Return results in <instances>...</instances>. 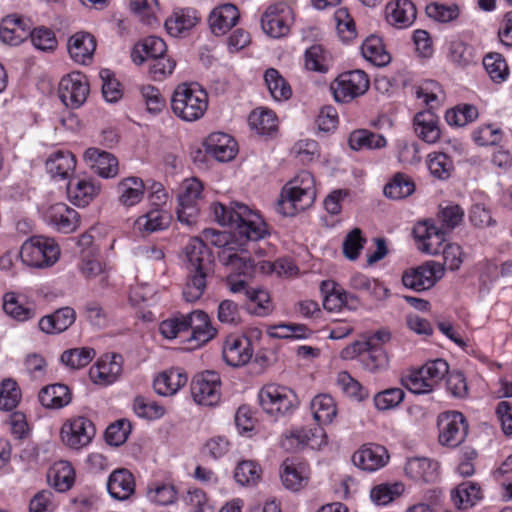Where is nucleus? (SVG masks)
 <instances>
[{"label":"nucleus","mask_w":512,"mask_h":512,"mask_svg":"<svg viewBox=\"0 0 512 512\" xmlns=\"http://www.w3.org/2000/svg\"><path fill=\"white\" fill-rule=\"evenodd\" d=\"M171 108L174 114L182 120L196 121L204 115L208 108L207 93L197 84H180L172 95Z\"/></svg>","instance_id":"7ed1b4c3"},{"label":"nucleus","mask_w":512,"mask_h":512,"mask_svg":"<svg viewBox=\"0 0 512 512\" xmlns=\"http://www.w3.org/2000/svg\"><path fill=\"white\" fill-rule=\"evenodd\" d=\"M187 329L191 330L188 341L194 342L193 348L207 343L216 334V329L211 326L208 315L201 310L188 313Z\"/></svg>","instance_id":"5701e85b"},{"label":"nucleus","mask_w":512,"mask_h":512,"mask_svg":"<svg viewBox=\"0 0 512 512\" xmlns=\"http://www.w3.org/2000/svg\"><path fill=\"white\" fill-rule=\"evenodd\" d=\"M187 380V375L180 369H170L155 378L153 387L157 394L171 396L183 387L187 383Z\"/></svg>","instance_id":"e433bc0d"},{"label":"nucleus","mask_w":512,"mask_h":512,"mask_svg":"<svg viewBox=\"0 0 512 512\" xmlns=\"http://www.w3.org/2000/svg\"><path fill=\"white\" fill-rule=\"evenodd\" d=\"M210 273L189 272L187 282L183 288V298L186 302H196L199 300L206 289V278Z\"/></svg>","instance_id":"6e6d98bb"},{"label":"nucleus","mask_w":512,"mask_h":512,"mask_svg":"<svg viewBox=\"0 0 512 512\" xmlns=\"http://www.w3.org/2000/svg\"><path fill=\"white\" fill-rule=\"evenodd\" d=\"M60 249L53 239L34 236L26 240L20 251L22 261L35 268H44L56 263Z\"/></svg>","instance_id":"39448f33"},{"label":"nucleus","mask_w":512,"mask_h":512,"mask_svg":"<svg viewBox=\"0 0 512 512\" xmlns=\"http://www.w3.org/2000/svg\"><path fill=\"white\" fill-rule=\"evenodd\" d=\"M202 191L203 185L197 178H188L181 183L176 211L181 223L192 226L197 222Z\"/></svg>","instance_id":"0eeeda50"},{"label":"nucleus","mask_w":512,"mask_h":512,"mask_svg":"<svg viewBox=\"0 0 512 512\" xmlns=\"http://www.w3.org/2000/svg\"><path fill=\"white\" fill-rule=\"evenodd\" d=\"M370 80L363 70L341 73L330 85L333 97L338 103H349L364 95L369 89Z\"/></svg>","instance_id":"423d86ee"},{"label":"nucleus","mask_w":512,"mask_h":512,"mask_svg":"<svg viewBox=\"0 0 512 512\" xmlns=\"http://www.w3.org/2000/svg\"><path fill=\"white\" fill-rule=\"evenodd\" d=\"M31 25L17 14L7 15L0 26V39L2 42L16 46L29 37Z\"/></svg>","instance_id":"412c9836"},{"label":"nucleus","mask_w":512,"mask_h":512,"mask_svg":"<svg viewBox=\"0 0 512 512\" xmlns=\"http://www.w3.org/2000/svg\"><path fill=\"white\" fill-rule=\"evenodd\" d=\"M321 290L326 293L323 299V307L326 310L337 311L344 306L349 307V309H353L355 307L353 303L357 302L356 297L344 290L336 289L334 282L323 281L321 284Z\"/></svg>","instance_id":"58836bf2"},{"label":"nucleus","mask_w":512,"mask_h":512,"mask_svg":"<svg viewBox=\"0 0 512 512\" xmlns=\"http://www.w3.org/2000/svg\"><path fill=\"white\" fill-rule=\"evenodd\" d=\"M246 296L250 301L249 311L257 316H267L272 310V303L267 291L261 289L246 290Z\"/></svg>","instance_id":"e2e57ef3"},{"label":"nucleus","mask_w":512,"mask_h":512,"mask_svg":"<svg viewBox=\"0 0 512 512\" xmlns=\"http://www.w3.org/2000/svg\"><path fill=\"white\" fill-rule=\"evenodd\" d=\"M165 52V42L157 36H149L135 45L131 58L136 65H141L145 61L165 55Z\"/></svg>","instance_id":"72a5a7b5"},{"label":"nucleus","mask_w":512,"mask_h":512,"mask_svg":"<svg viewBox=\"0 0 512 512\" xmlns=\"http://www.w3.org/2000/svg\"><path fill=\"white\" fill-rule=\"evenodd\" d=\"M413 181L406 175L396 174L392 181L384 187V194L391 199H402L413 193Z\"/></svg>","instance_id":"052dcab7"},{"label":"nucleus","mask_w":512,"mask_h":512,"mask_svg":"<svg viewBox=\"0 0 512 512\" xmlns=\"http://www.w3.org/2000/svg\"><path fill=\"white\" fill-rule=\"evenodd\" d=\"M185 251L189 272H212V255L203 240L197 237L192 238L186 245Z\"/></svg>","instance_id":"aec40b11"},{"label":"nucleus","mask_w":512,"mask_h":512,"mask_svg":"<svg viewBox=\"0 0 512 512\" xmlns=\"http://www.w3.org/2000/svg\"><path fill=\"white\" fill-rule=\"evenodd\" d=\"M198 17L195 13L185 12L183 10L174 12L166 21L165 27L167 32L174 37L179 36L182 32L191 29L196 25Z\"/></svg>","instance_id":"603ef678"},{"label":"nucleus","mask_w":512,"mask_h":512,"mask_svg":"<svg viewBox=\"0 0 512 512\" xmlns=\"http://www.w3.org/2000/svg\"><path fill=\"white\" fill-rule=\"evenodd\" d=\"M249 125L259 134H269L277 128V118L268 109L254 110L249 116Z\"/></svg>","instance_id":"4d7b16f0"},{"label":"nucleus","mask_w":512,"mask_h":512,"mask_svg":"<svg viewBox=\"0 0 512 512\" xmlns=\"http://www.w3.org/2000/svg\"><path fill=\"white\" fill-rule=\"evenodd\" d=\"M21 400V391L15 380L6 378L0 387V409L11 411L17 407Z\"/></svg>","instance_id":"680f3d73"},{"label":"nucleus","mask_w":512,"mask_h":512,"mask_svg":"<svg viewBox=\"0 0 512 512\" xmlns=\"http://www.w3.org/2000/svg\"><path fill=\"white\" fill-rule=\"evenodd\" d=\"M210 209L215 221L221 226L233 229L239 238L258 241L268 234L262 217L242 203L233 202L230 206H225L220 202H214Z\"/></svg>","instance_id":"f257e3e1"},{"label":"nucleus","mask_w":512,"mask_h":512,"mask_svg":"<svg viewBox=\"0 0 512 512\" xmlns=\"http://www.w3.org/2000/svg\"><path fill=\"white\" fill-rule=\"evenodd\" d=\"M478 117V110L473 105L457 106L445 114L447 123L451 126L462 127L473 122Z\"/></svg>","instance_id":"338daca9"},{"label":"nucleus","mask_w":512,"mask_h":512,"mask_svg":"<svg viewBox=\"0 0 512 512\" xmlns=\"http://www.w3.org/2000/svg\"><path fill=\"white\" fill-rule=\"evenodd\" d=\"M315 198L314 177L308 171H301L282 188L276 209L284 216H294L309 208Z\"/></svg>","instance_id":"f03ea898"},{"label":"nucleus","mask_w":512,"mask_h":512,"mask_svg":"<svg viewBox=\"0 0 512 512\" xmlns=\"http://www.w3.org/2000/svg\"><path fill=\"white\" fill-rule=\"evenodd\" d=\"M95 355L96 353L92 348H73L62 353L61 362L71 369H80L87 366Z\"/></svg>","instance_id":"13d9d810"},{"label":"nucleus","mask_w":512,"mask_h":512,"mask_svg":"<svg viewBox=\"0 0 512 512\" xmlns=\"http://www.w3.org/2000/svg\"><path fill=\"white\" fill-rule=\"evenodd\" d=\"M102 80V94L109 103L119 101L122 96L121 84L109 69H102L99 73Z\"/></svg>","instance_id":"774afa93"},{"label":"nucleus","mask_w":512,"mask_h":512,"mask_svg":"<svg viewBox=\"0 0 512 512\" xmlns=\"http://www.w3.org/2000/svg\"><path fill=\"white\" fill-rule=\"evenodd\" d=\"M95 432V426L88 418L78 416L63 424L61 438L68 447L79 449L92 441Z\"/></svg>","instance_id":"ddd939ff"},{"label":"nucleus","mask_w":512,"mask_h":512,"mask_svg":"<svg viewBox=\"0 0 512 512\" xmlns=\"http://www.w3.org/2000/svg\"><path fill=\"white\" fill-rule=\"evenodd\" d=\"M44 219L58 231L64 233L73 232L79 221L78 213L64 203L50 205L44 213Z\"/></svg>","instance_id":"6ab92c4d"},{"label":"nucleus","mask_w":512,"mask_h":512,"mask_svg":"<svg viewBox=\"0 0 512 512\" xmlns=\"http://www.w3.org/2000/svg\"><path fill=\"white\" fill-rule=\"evenodd\" d=\"M309 464L298 457H288L280 465L279 476L282 485L290 491L296 492L308 485L310 480Z\"/></svg>","instance_id":"f8f14e48"},{"label":"nucleus","mask_w":512,"mask_h":512,"mask_svg":"<svg viewBox=\"0 0 512 512\" xmlns=\"http://www.w3.org/2000/svg\"><path fill=\"white\" fill-rule=\"evenodd\" d=\"M84 159L90 168L103 178L115 177L118 174V161L109 152L89 148L84 153Z\"/></svg>","instance_id":"a878e982"},{"label":"nucleus","mask_w":512,"mask_h":512,"mask_svg":"<svg viewBox=\"0 0 512 512\" xmlns=\"http://www.w3.org/2000/svg\"><path fill=\"white\" fill-rule=\"evenodd\" d=\"M263 31L272 38L288 35L293 23V13L285 2H279L267 7L261 17Z\"/></svg>","instance_id":"6e6552de"},{"label":"nucleus","mask_w":512,"mask_h":512,"mask_svg":"<svg viewBox=\"0 0 512 512\" xmlns=\"http://www.w3.org/2000/svg\"><path fill=\"white\" fill-rule=\"evenodd\" d=\"M116 191L119 204L129 208L142 201L145 194V185L138 177H127L119 181Z\"/></svg>","instance_id":"7c9ffc66"},{"label":"nucleus","mask_w":512,"mask_h":512,"mask_svg":"<svg viewBox=\"0 0 512 512\" xmlns=\"http://www.w3.org/2000/svg\"><path fill=\"white\" fill-rule=\"evenodd\" d=\"M352 460L358 468L364 471L374 472L387 464L389 455L385 447L381 445H369L363 446L357 450Z\"/></svg>","instance_id":"4be33fe9"},{"label":"nucleus","mask_w":512,"mask_h":512,"mask_svg":"<svg viewBox=\"0 0 512 512\" xmlns=\"http://www.w3.org/2000/svg\"><path fill=\"white\" fill-rule=\"evenodd\" d=\"M448 58L459 68H466L477 62V57L473 47L461 40H454L450 42Z\"/></svg>","instance_id":"de8ad7c7"},{"label":"nucleus","mask_w":512,"mask_h":512,"mask_svg":"<svg viewBox=\"0 0 512 512\" xmlns=\"http://www.w3.org/2000/svg\"><path fill=\"white\" fill-rule=\"evenodd\" d=\"M413 235L418 249L429 255L439 254L446 242L444 230L437 227L432 220L418 222L413 228Z\"/></svg>","instance_id":"dca6fc26"},{"label":"nucleus","mask_w":512,"mask_h":512,"mask_svg":"<svg viewBox=\"0 0 512 512\" xmlns=\"http://www.w3.org/2000/svg\"><path fill=\"white\" fill-rule=\"evenodd\" d=\"M258 402L263 412L275 420L291 415L299 405L291 388L276 383L266 384L259 390Z\"/></svg>","instance_id":"20e7f679"},{"label":"nucleus","mask_w":512,"mask_h":512,"mask_svg":"<svg viewBox=\"0 0 512 512\" xmlns=\"http://www.w3.org/2000/svg\"><path fill=\"white\" fill-rule=\"evenodd\" d=\"M361 52L365 59L376 66H385L391 60L390 55L385 51L381 39L377 36L366 38L361 46Z\"/></svg>","instance_id":"49530a36"},{"label":"nucleus","mask_w":512,"mask_h":512,"mask_svg":"<svg viewBox=\"0 0 512 512\" xmlns=\"http://www.w3.org/2000/svg\"><path fill=\"white\" fill-rule=\"evenodd\" d=\"M401 384L414 394H428L434 390L426 374L422 373V367L402 375Z\"/></svg>","instance_id":"864d4df0"},{"label":"nucleus","mask_w":512,"mask_h":512,"mask_svg":"<svg viewBox=\"0 0 512 512\" xmlns=\"http://www.w3.org/2000/svg\"><path fill=\"white\" fill-rule=\"evenodd\" d=\"M483 65L494 82L501 83L508 77V65L498 53H491L484 57Z\"/></svg>","instance_id":"69168bd1"},{"label":"nucleus","mask_w":512,"mask_h":512,"mask_svg":"<svg viewBox=\"0 0 512 512\" xmlns=\"http://www.w3.org/2000/svg\"><path fill=\"white\" fill-rule=\"evenodd\" d=\"M264 80L271 96L275 100H287L291 97V87L278 70L274 68L267 69L264 74Z\"/></svg>","instance_id":"8fccbe9b"},{"label":"nucleus","mask_w":512,"mask_h":512,"mask_svg":"<svg viewBox=\"0 0 512 512\" xmlns=\"http://www.w3.org/2000/svg\"><path fill=\"white\" fill-rule=\"evenodd\" d=\"M96 42L89 33H76L68 41V51L75 62L87 64L91 61Z\"/></svg>","instance_id":"473e14b6"},{"label":"nucleus","mask_w":512,"mask_h":512,"mask_svg":"<svg viewBox=\"0 0 512 512\" xmlns=\"http://www.w3.org/2000/svg\"><path fill=\"white\" fill-rule=\"evenodd\" d=\"M387 22L399 29L413 24L416 19V7L410 0H396L386 6Z\"/></svg>","instance_id":"cd10ccee"},{"label":"nucleus","mask_w":512,"mask_h":512,"mask_svg":"<svg viewBox=\"0 0 512 512\" xmlns=\"http://www.w3.org/2000/svg\"><path fill=\"white\" fill-rule=\"evenodd\" d=\"M439 442L449 447H457L466 438L468 424L462 413L449 411L442 413L438 419Z\"/></svg>","instance_id":"9d476101"},{"label":"nucleus","mask_w":512,"mask_h":512,"mask_svg":"<svg viewBox=\"0 0 512 512\" xmlns=\"http://www.w3.org/2000/svg\"><path fill=\"white\" fill-rule=\"evenodd\" d=\"M3 310L17 321H26L35 316V310L19 303L14 293H6L3 298Z\"/></svg>","instance_id":"0e129e2a"},{"label":"nucleus","mask_w":512,"mask_h":512,"mask_svg":"<svg viewBox=\"0 0 512 512\" xmlns=\"http://www.w3.org/2000/svg\"><path fill=\"white\" fill-rule=\"evenodd\" d=\"M252 355L253 348L249 338L236 334L226 337L222 347V356L229 366H244L250 361Z\"/></svg>","instance_id":"f3484780"},{"label":"nucleus","mask_w":512,"mask_h":512,"mask_svg":"<svg viewBox=\"0 0 512 512\" xmlns=\"http://www.w3.org/2000/svg\"><path fill=\"white\" fill-rule=\"evenodd\" d=\"M428 168L430 173L440 179H448L454 170L453 161L443 152H434L428 155Z\"/></svg>","instance_id":"bf43d9fd"},{"label":"nucleus","mask_w":512,"mask_h":512,"mask_svg":"<svg viewBox=\"0 0 512 512\" xmlns=\"http://www.w3.org/2000/svg\"><path fill=\"white\" fill-rule=\"evenodd\" d=\"M191 394L194 401L199 405H216L220 401L219 375L212 371L197 375L192 381Z\"/></svg>","instance_id":"2eb2a0df"},{"label":"nucleus","mask_w":512,"mask_h":512,"mask_svg":"<svg viewBox=\"0 0 512 512\" xmlns=\"http://www.w3.org/2000/svg\"><path fill=\"white\" fill-rule=\"evenodd\" d=\"M76 320V312L71 307H62L49 315L43 316L38 327L45 334H60L66 331Z\"/></svg>","instance_id":"bb28decb"},{"label":"nucleus","mask_w":512,"mask_h":512,"mask_svg":"<svg viewBox=\"0 0 512 512\" xmlns=\"http://www.w3.org/2000/svg\"><path fill=\"white\" fill-rule=\"evenodd\" d=\"M304 65L310 71L325 73L330 66L329 54L321 45H312L305 52Z\"/></svg>","instance_id":"5fc2aeb1"},{"label":"nucleus","mask_w":512,"mask_h":512,"mask_svg":"<svg viewBox=\"0 0 512 512\" xmlns=\"http://www.w3.org/2000/svg\"><path fill=\"white\" fill-rule=\"evenodd\" d=\"M239 19L238 8L231 3H226L215 7L211 11L208 21L212 33L221 36L233 28Z\"/></svg>","instance_id":"b1692460"},{"label":"nucleus","mask_w":512,"mask_h":512,"mask_svg":"<svg viewBox=\"0 0 512 512\" xmlns=\"http://www.w3.org/2000/svg\"><path fill=\"white\" fill-rule=\"evenodd\" d=\"M404 492V485L401 482L381 483L374 486L370 491L371 501L379 506H384Z\"/></svg>","instance_id":"3c124183"},{"label":"nucleus","mask_w":512,"mask_h":512,"mask_svg":"<svg viewBox=\"0 0 512 512\" xmlns=\"http://www.w3.org/2000/svg\"><path fill=\"white\" fill-rule=\"evenodd\" d=\"M310 409L320 427L323 424H330L337 415L336 403L328 394L316 395L310 403Z\"/></svg>","instance_id":"37998d69"},{"label":"nucleus","mask_w":512,"mask_h":512,"mask_svg":"<svg viewBox=\"0 0 512 512\" xmlns=\"http://www.w3.org/2000/svg\"><path fill=\"white\" fill-rule=\"evenodd\" d=\"M438 463L426 457H413L407 460L405 473L411 479L430 482L437 477Z\"/></svg>","instance_id":"4c0bfd02"},{"label":"nucleus","mask_w":512,"mask_h":512,"mask_svg":"<svg viewBox=\"0 0 512 512\" xmlns=\"http://www.w3.org/2000/svg\"><path fill=\"white\" fill-rule=\"evenodd\" d=\"M170 222V216L166 211L160 209H152L145 215L140 216L135 225L138 230L153 233L158 230L165 229Z\"/></svg>","instance_id":"09e8293b"},{"label":"nucleus","mask_w":512,"mask_h":512,"mask_svg":"<svg viewBox=\"0 0 512 512\" xmlns=\"http://www.w3.org/2000/svg\"><path fill=\"white\" fill-rule=\"evenodd\" d=\"M414 130L421 140L434 144L441 136L439 118L430 110L418 112L414 117Z\"/></svg>","instance_id":"c756f323"},{"label":"nucleus","mask_w":512,"mask_h":512,"mask_svg":"<svg viewBox=\"0 0 512 512\" xmlns=\"http://www.w3.org/2000/svg\"><path fill=\"white\" fill-rule=\"evenodd\" d=\"M97 193L98 189L87 179L74 177L67 184V194L70 200L77 206L85 207Z\"/></svg>","instance_id":"a19ab883"},{"label":"nucleus","mask_w":512,"mask_h":512,"mask_svg":"<svg viewBox=\"0 0 512 512\" xmlns=\"http://www.w3.org/2000/svg\"><path fill=\"white\" fill-rule=\"evenodd\" d=\"M38 398L45 408L60 409L71 402L72 396L68 386L56 383L43 387Z\"/></svg>","instance_id":"c9c22d12"},{"label":"nucleus","mask_w":512,"mask_h":512,"mask_svg":"<svg viewBox=\"0 0 512 512\" xmlns=\"http://www.w3.org/2000/svg\"><path fill=\"white\" fill-rule=\"evenodd\" d=\"M444 275V268L441 263L428 261L425 264L406 271L402 276L405 287L423 291L431 288Z\"/></svg>","instance_id":"4468645a"},{"label":"nucleus","mask_w":512,"mask_h":512,"mask_svg":"<svg viewBox=\"0 0 512 512\" xmlns=\"http://www.w3.org/2000/svg\"><path fill=\"white\" fill-rule=\"evenodd\" d=\"M204 145L207 154L219 162H228L237 153V144L234 139L228 134L221 132L210 134L205 140Z\"/></svg>","instance_id":"393cba45"},{"label":"nucleus","mask_w":512,"mask_h":512,"mask_svg":"<svg viewBox=\"0 0 512 512\" xmlns=\"http://www.w3.org/2000/svg\"><path fill=\"white\" fill-rule=\"evenodd\" d=\"M348 142L350 148L355 151L381 149L387 144V140L382 134L367 129H358L351 132Z\"/></svg>","instance_id":"79ce46f5"},{"label":"nucleus","mask_w":512,"mask_h":512,"mask_svg":"<svg viewBox=\"0 0 512 512\" xmlns=\"http://www.w3.org/2000/svg\"><path fill=\"white\" fill-rule=\"evenodd\" d=\"M48 477L57 491L65 492L74 484L75 472L69 462L58 461L52 466Z\"/></svg>","instance_id":"a18cd8bd"},{"label":"nucleus","mask_w":512,"mask_h":512,"mask_svg":"<svg viewBox=\"0 0 512 512\" xmlns=\"http://www.w3.org/2000/svg\"><path fill=\"white\" fill-rule=\"evenodd\" d=\"M280 443L286 451H298L305 447L320 449L327 443V436L320 426L291 429L282 435Z\"/></svg>","instance_id":"1a4fd4ad"},{"label":"nucleus","mask_w":512,"mask_h":512,"mask_svg":"<svg viewBox=\"0 0 512 512\" xmlns=\"http://www.w3.org/2000/svg\"><path fill=\"white\" fill-rule=\"evenodd\" d=\"M218 258L231 273L238 275H249L256 266L246 253L235 252L233 247L223 248Z\"/></svg>","instance_id":"2f4dec72"},{"label":"nucleus","mask_w":512,"mask_h":512,"mask_svg":"<svg viewBox=\"0 0 512 512\" xmlns=\"http://www.w3.org/2000/svg\"><path fill=\"white\" fill-rule=\"evenodd\" d=\"M481 498L480 486L475 482H463L451 493V499L459 510L473 507Z\"/></svg>","instance_id":"c03bdc74"},{"label":"nucleus","mask_w":512,"mask_h":512,"mask_svg":"<svg viewBox=\"0 0 512 512\" xmlns=\"http://www.w3.org/2000/svg\"><path fill=\"white\" fill-rule=\"evenodd\" d=\"M122 364L121 355H104L90 368L89 377L95 384L110 385L121 375Z\"/></svg>","instance_id":"a211bd4d"},{"label":"nucleus","mask_w":512,"mask_h":512,"mask_svg":"<svg viewBox=\"0 0 512 512\" xmlns=\"http://www.w3.org/2000/svg\"><path fill=\"white\" fill-rule=\"evenodd\" d=\"M107 490L116 500L128 499L135 491L133 474L125 468L114 470L108 478Z\"/></svg>","instance_id":"c85d7f7f"},{"label":"nucleus","mask_w":512,"mask_h":512,"mask_svg":"<svg viewBox=\"0 0 512 512\" xmlns=\"http://www.w3.org/2000/svg\"><path fill=\"white\" fill-rule=\"evenodd\" d=\"M146 497L154 504L167 506L177 501L178 490L171 481L155 480L148 484Z\"/></svg>","instance_id":"f704fd0d"},{"label":"nucleus","mask_w":512,"mask_h":512,"mask_svg":"<svg viewBox=\"0 0 512 512\" xmlns=\"http://www.w3.org/2000/svg\"><path fill=\"white\" fill-rule=\"evenodd\" d=\"M58 93L62 103L66 107L77 109L83 105L87 99L89 84L83 74L73 72L61 79Z\"/></svg>","instance_id":"9b49d317"},{"label":"nucleus","mask_w":512,"mask_h":512,"mask_svg":"<svg viewBox=\"0 0 512 512\" xmlns=\"http://www.w3.org/2000/svg\"><path fill=\"white\" fill-rule=\"evenodd\" d=\"M76 160L68 151H57L46 160V170L53 178L66 179L74 171Z\"/></svg>","instance_id":"ea45409f"}]
</instances>
